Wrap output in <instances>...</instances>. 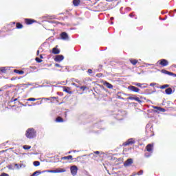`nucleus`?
Instances as JSON below:
<instances>
[{
  "label": "nucleus",
  "instance_id": "55",
  "mask_svg": "<svg viewBox=\"0 0 176 176\" xmlns=\"http://www.w3.org/2000/svg\"><path fill=\"white\" fill-rule=\"evenodd\" d=\"M68 153L70 154V153H71V151H69Z\"/></svg>",
  "mask_w": 176,
  "mask_h": 176
},
{
  "label": "nucleus",
  "instance_id": "47",
  "mask_svg": "<svg viewBox=\"0 0 176 176\" xmlns=\"http://www.w3.org/2000/svg\"><path fill=\"white\" fill-rule=\"evenodd\" d=\"M17 100H18L17 98L14 99V100H13L14 102H16V101H17Z\"/></svg>",
  "mask_w": 176,
  "mask_h": 176
},
{
  "label": "nucleus",
  "instance_id": "21",
  "mask_svg": "<svg viewBox=\"0 0 176 176\" xmlns=\"http://www.w3.org/2000/svg\"><path fill=\"white\" fill-rule=\"evenodd\" d=\"M74 6H78L80 5V0H73Z\"/></svg>",
  "mask_w": 176,
  "mask_h": 176
},
{
  "label": "nucleus",
  "instance_id": "29",
  "mask_svg": "<svg viewBox=\"0 0 176 176\" xmlns=\"http://www.w3.org/2000/svg\"><path fill=\"white\" fill-rule=\"evenodd\" d=\"M166 87H170V85H167V84L166 85H164L160 87V89H166Z\"/></svg>",
  "mask_w": 176,
  "mask_h": 176
},
{
  "label": "nucleus",
  "instance_id": "15",
  "mask_svg": "<svg viewBox=\"0 0 176 176\" xmlns=\"http://www.w3.org/2000/svg\"><path fill=\"white\" fill-rule=\"evenodd\" d=\"M55 61L60 63V61H63L64 60V56L63 55H58L54 58Z\"/></svg>",
  "mask_w": 176,
  "mask_h": 176
},
{
  "label": "nucleus",
  "instance_id": "50",
  "mask_svg": "<svg viewBox=\"0 0 176 176\" xmlns=\"http://www.w3.org/2000/svg\"><path fill=\"white\" fill-rule=\"evenodd\" d=\"M99 67H100V68H102V65H100Z\"/></svg>",
  "mask_w": 176,
  "mask_h": 176
},
{
  "label": "nucleus",
  "instance_id": "42",
  "mask_svg": "<svg viewBox=\"0 0 176 176\" xmlns=\"http://www.w3.org/2000/svg\"><path fill=\"white\" fill-rule=\"evenodd\" d=\"M14 166H15V167H16V168H20V166H19V164H15Z\"/></svg>",
  "mask_w": 176,
  "mask_h": 176
},
{
  "label": "nucleus",
  "instance_id": "33",
  "mask_svg": "<svg viewBox=\"0 0 176 176\" xmlns=\"http://www.w3.org/2000/svg\"><path fill=\"white\" fill-rule=\"evenodd\" d=\"M38 174H41V171L37 170V171L34 172V173L32 175H30V176H36V175H38Z\"/></svg>",
  "mask_w": 176,
  "mask_h": 176
},
{
  "label": "nucleus",
  "instance_id": "28",
  "mask_svg": "<svg viewBox=\"0 0 176 176\" xmlns=\"http://www.w3.org/2000/svg\"><path fill=\"white\" fill-rule=\"evenodd\" d=\"M36 100H41L40 98H30L28 99H27V101H36Z\"/></svg>",
  "mask_w": 176,
  "mask_h": 176
},
{
  "label": "nucleus",
  "instance_id": "37",
  "mask_svg": "<svg viewBox=\"0 0 176 176\" xmlns=\"http://www.w3.org/2000/svg\"><path fill=\"white\" fill-rule=\"evenodd\" d=\"M142 174H144V171L143 170H140L138 173V175H142Z\"/></svg>",
  "mask_w": 176,
  "mask_h": 176
},
{
  "label": "nucleus",
  "instance_id": "12",
  "mask_svg": "<svg viewBox=\"0 0 176 176\" xmlns=\"http://www.w3.org/2000/svg\"><path fill=\"white\" fill-rule=\"evenodd\" d=\"M25 23L27 24V25H31V24L36 23V21L35 19H25Z\"/></svg>",
  "mask_w": 176,
  "mask_h": 176
},
{
  "label": "nucleus",
  "instance_id": "48",
  "mask_svg": "<svg viewBox=\"0 0 176 176\" xmlns=\"http://www.w3.org/2000/svg\"><path fill=\"white\" fill-rule=\"evenodd\" d=\"M129 16H130L131 17H133V14H129Z\"/></svg>",
  "mask_w": 176,
  "mask_h": 176
},
{
  "label": "nucleus",
  "instance_id": "30",
  "mask_svg": "<svg viewBox=\"0 0 176 176\" xmlns=\"http://www.w3.org/2000/svg\"><path fill=\"white\" fill-rule=\"evenodd\" d=\"M78 88L80 89V90H82V91H85V90H87V86H82L79 87Z\"/></svg>",
  "mask_w": 176,
  "mask_h": 176
},
{
  "label": "nucleus",
  "instance_id": "19",
  "mask_svg": "<svg viewBox=\"0 0 176 176\" xmlns=\"http://www.w3.org/2000/svg\"><path fill=\"white\" fill-rule=\"evenodd\" d=\"M55 122H56V123H63L64 122V119H63V118L58 116L56 118Z\"/></svg>",
  "mask_w": 176,
  "mask_h": 176
},
{
  "label": "nucleus",
  "instance_id": "14",
  "mask_svg": "<svg viewBox=\"0 0 176 176\" xmlns=\"http://www.w3.org/2000/svg\"><path fill=\"white\" fill-rule=\"evenodd\" d=\"M133 164V159L129 158L124 163V167H129V166H131Z\"/></svg>",
  "mask_w": 176,
  "mask_h": 176
},
{
  "label": "nucleus",
  "instance_id": "53",
  "mask_svg": "<svg viewBox=\"0 0 176 176\" xmlns=\"http://www.w3.org/2000/svg\"><path fill=\"white\" fill-rule=\"evenodd\" d=\"M77 159H80V157H77Z\"/></svg>",
  "mask_w": 176,
  "mask_h": 176
},
{
  "label": "nucleus",
  "instance_id": "9",
  "mask_svg": "<svg viewBox=\"0 0 176 176\" xmlns=\"http://www.w3.org/2000/svg\"><path fill=\"white\" fill-rule=\"evenodd\" d=\"M162 74H164L165 75H169L170 76H174L175 78H176V74L171 72H168L166 69H162L161 70Z\"/></svg>",
  "mask_w": 176,
  "mask_h": 176
},
{
  "label": "nucleus",
  "instance_id": "43",
  "mask_svg": "<svg viewBox=\"0 0 176 176\" xmlns=\"http://www.w3.org/2000/svg\"><path fill=\"white\" fill-rule=\"evenodd\" d=\"M16 79H17V78L12 77V78H11V80H16Z\"/></svg>",
  "mask_w": 176,
  "mask_h": 176
},
{
  "label": "nucleus",
  "instance_id": "32",
  "mask_svg": "<svg viewBox=\"0 0 176 176\" xmlns=\"http://www.w3.org/2000/svg\"><path fill=\"white\" fill-rule=\"evenodd\" d=\"M23 149L28 151V149H31V146L25 145L23 146Z\"/></svg>",
  "mask_w": 176,
  "mask_h": 176
},
{
  "label": "nucleus",
  "instance_id": "22",
  "mask_svg": "<svg viewBox=\"0 0 176 176\" xmlns=\"http://www.w3.org/2000/svg\"><path fill=\"white\" fill-rule=\"evenodd\" d=\"M129 61L133 65H136L138 63V60L137 59H130Z\"/></svg>",
  "mask_w": 176,
  "mask_h": 176
},
{
  "label": "nucleus",
  "instance_id": "46",
  "mask_svg": "<svg viewBox=\"0 0 176 176\" xmlns=\"http://www.w3.org/2000/svg\"><path fill=\"white\" fill-rule=\"evenodd\" d=\"M40 58H43V56H42V54L40 55Z\"/></svg>",
  "mask_w": 176,
  "mask_h": 176
},
{
  "label": "nucleus",
  "instance_id": "36",
  "mask_svg": "<svg viewBox=\"0 0 176 176\" xmlns=\"http://www.w3.org/2000/svg\"><path fill=\"white\" fill-rule=\"evenodd\" d=\"M0 176H9V174L3 173L0 175Z\"/></svg>",
  "mask_w": 176,
  "mask_h": 176
},
{
  "label": "nucleus",
  "instance_id": "38",
  "mask_svg": "<svg viewBox=\"0 0 176 176\" xmlns=\"http://www.w3.org/2000/svg\"><path fill=\"white\" fill-rule=\"evenodd\" d=\"M72 86H75V87L79 88V86L76 85V83L73 82L72 83Z\"/></svg>",
  "mask_w": 176,
  "mask_h": 176
},
{
  "label": "nucleus",
  "instance_id": "18",
  "mask_svg": "<svg viewBox=\"0 0 176 176\" xmlns=\"http://www.w3.org/2000/svg\"><path fill=\"white\" fill-rule=\"evenodd\" d=\"M52 53L53 54H60V50L57 47H54L52 49Z\"/></svg>",
  "mask_w": 176,
  "mask_h": 176
},
{
  "label": "nucleus",
  "instance_id": "41",
  "mask_svg": "<svg viewBox=\"0 0 176 176\" xmlns=\"http://www.w3.org/2000/svg\"><path fill=\"white\" fill-rule=\"evenodd\" d=\"M117 98H119L120 100H123V98H122V96H118Z\"/></svg>",
  "mask_w": 176,
  "mask_h": 176
},
{
  "label": "nucleus",
  "instance_id": "52",
  "mask_svg": "<svg viewBox=\"0 0 176 176\" xmlns=\"http://www.w3.org/2000/svg\"><path fill=\"white\" fill-rule=\"evenodd\" d=\"M37 54H39V50L37 51Z\"/></svg>",
  "mask_w": 176,
  "mask_h": 176
},
{
  "label": "nucleus",
  "instance_id": "11",
  "mask_svg": "<svg viewBox=\"0 0 176 176\" xmlns=\"http://www.w3.org/2000/svg\"><path fill=\"white\" fill-rule=\"evenodd\" d=\"M60 38L63 39V41H68L69 37L68 36V34H67V32H63L60 34Z\"/></svg>",
  "mask_w": 176,
  "mask_h": 176
},
{
  "label": "nucleus",
  "instance_id": "17",
  "mask_svg": "<svg viewBox=\"0 0 176 176\" xmlns=\"http://www.w3.org/2000/svg\"><path fill=\"white\" fill-rule=\"evenodd\" d=\"M104 85L106 86V87H107V89H113V85H112V84H111L108 82H104Z\"/></svg>",
  "mask_w": 176,
  "mask_h": 176
},
{
  "label": "nucleus",
  "instance_id": "44",
  "mask_svg": "<svg viewBox=\"0 0 176 176\" xmlns=\"http://www.w3.org/2000/svg\"><path fill=\"white\" fill-rule=\"evenodd\" d=\"M156 84L155 83H151L150 86H155Z\"/></svg>",
  "mask_w": 176,
  "mask_h": 176
},
{
  "label": "nucleus",
  "instance_id": "51",
  "mask_svg": "<svg viewBox=\"0 0 176 176\" xmlns=\"http://www.w3.org/2000/svg\"><path fill=\"white\" fill-rule=\"evenodd\" d=\"M12 24L14 25V24H16V22H12Z\"/></svg>",
  "mask_w": 176,
  "mask_h": 176
},
{
  "label": "nucleus",
  "instance_id": "8",
  "mask_svg": "<svg viewBox=\"0 0 176 176\" xmlns=\"http://www.w3.org/2000/svg\"><path fill=\"white\" fill-rule=\"evenodd\" d=\"M129 90H131V91H133L134 93H140V88L131 85L128 87Z\"/></svg>",
  "mask_w": 176,
  "mask_h": 176
},
{
  "label": "nucleus",
  "instance_id": "40",
  "mask_svg": "<svg viewBox=\"0 0 176 176\" xmlns=\"http://www.w3.org/2000/svg\"><path fill=\"white\" fill-rule=\"evenodd\" d=\"M55 67H56V68H60V67H61V66L60 65V64L56 63Z\"/></svg>",
  "mask_w": 176,
  "mask_h": 176
},
{
  "label": "nucleus",
  "instance_id": "10",
  "mask_svg": "<svg viewBox=\"0 0 176 176\" xmlns=\"http://www.w3.org/2000/svg\"><path fill=\"white\" fill-rule=\"evenodd\" d=\"M70 171L72 173V175H75L78 173V166H72L70 168Z\"/></svg>",
  "mask_w": 176,
  "mask_h": 176
},
{
  "label": "nucleus",
  "instance_id": "13",
  "mask_svg": "<svg viewBox=\"0 0 176 176\" xmlns=\"http://www.w3.org/2000/svg\"><path fill=\"white\" fill-rule=\"evenodd\" d=\"M128 100H135V101H137L138 102H139V104H141V102H142V101L140 100V98H138L134 95L129 96L128 98Z\"/></svg>",
  "mask_w": 176,
  "mask_h": 176
},
{
  "label": "nucleus",
  "instance_id": "27",
  "mask_svg": "<svg viewBox=\"0 0 176 176\" xmlns=\"http://www.w3.org/2000/svg\"><path fill=\"white\" fill-rule=\"evenodd\" d=\"M33 164L35 167H38V166H41V162L39 161H34Z\"/></svg>",
  "mask_w": 176,
  "mask_h": 176
},
{
  "label": "nucleus",
  "instance_id": "4",
  "mask_svg": "<svg viewBox=\"0 0 176 176\" xmlns=\"http://www.w3.org/2000/svg\"><path fill=\"white\" fill-rule=\"evenodd\" d=\"M153 109H155V112H156L157 113H162L166 112V109H164L163 107L153 106Z\"/></svg>",
  "mask_w": 176,
  "mask_h": 176
},
{
  "label": "nucleus",
  "instance_id": "25",
  "mask_svg": "<svg viewBox=\"0 0 176 176\" xmlns=\"http://www.w3.org/2000/svg\"><path fill=\"white\" fill-rule=\"evenodd\" d=\"M91 155H93L94 157H97L96 155H100V151H94V153H91L89 156H91Z\"/></svg>",
  "mask_w": 176,
  "mask_h": 176
},
{
  "label": "nucleus",
  "instance_id": "3",
  "mask_svg": "<svg viewBox=\"0 0 176 176\" xmlns=\"http://www.w3.org/2000/svg\"><path fill=\"white\" fill-rule=\"evenodd\" d=\"M134 144H135V140H134L133 138H131L124 142L122 144V146H129L130 145H134Z\"/></svg>",
  "mask_w": 176,
  "mask_h": 176
},
{
  "label": "nucleus",
  "instance_id": "39",
  "mask_svg": "<svg viewBox=\"0 0 176 176\" xmlns=\"http://www.w3.org/2000/svg\"><path fill=\"white\" fill-rule=\"evenodd\" d=\"M87 72L88 74H93V70L91 69H89Z\"/></svg>",
  "mask_w": 176,
  "mask_h": 176
},
{
  "label": "nucleus",
  "instance_id": "7",
  "mask_svg": "<svg viewBox=\"0 0 176 176\" xmlns=\"http://www.w3.org/2000/svg\"><path fill=\"white\" fill-rule=\"evenodd\" d=\"M9 71H10V68L9 67H0V75H4V74H8Z\"/></svg>",
  "mask_w": 176,
  "mask_h": 176
},
{
  "label": "nucleus",
  "instance_id": "2",
  "mask_svg": "<svg viewBox=\"0 0 176 176\" xmlns=\"http://www.w3.org/2000/svg\"><path fill=\"white\" fill-rule=\"evenodd\" d=\"M145 149L148 153H145V157H151L153 153V144H148L146 146Z\"/></svg>",
  "mask_w": 176,
  "mask_h": 176
},
{
  "label": "nucleus",
  "instance_id": "6",
  "mask_svg": "<svg viewBox=\"0 0 176 176\" xmlns=\"http://www.w3.org/2000/svg\"><path fill=\"white\" fill-rule=\"evenodd\" d=\"M157 64H159V65H162V67H167V65H168V60L166 59H161L157 61Z\"/></svg>",
  "mask_w": 176,
  "mask_h": 176
},
{
  "label": "nucleus",
  "instance_id": "1",
  "mask_svg": "<svg viewBox=\"0 0 176 176\" xmlns=\"http://www.w3.org/2000/svg\"><path fill=\"white\" fill-rule=\"evenodd\" d=\"M25 137L29 140H32L36 137V131L34 128H29L25 131Z\"/></svg>",
  "mask_w": 176,
  "mask_h": 176
},
{
  "label": "nucleus",
  "instance_id": "35",
  "mask_svg": "<svg viewBox=\"0 0 176 176\" xmlns=\"http://www.w3.org/2000/svg\"><path fill=\"white\" fill-rule=\"evenodd\" d=\"M35 60L36 61V63H42V59H41V58H38V57H36V58H35Z\"/></svg>",
  "mask_w": 176,
  "mask_h": 176
},
{
  "label": "nucleus",
  "instance_id": "20",
  "mask_svg": "<svg viewBox=\"0 0 176 176\" xmlns=\"http://www.w3.org/2000/svg\"><path fill=\"white\" fill-rule=\"evenodd\" d=\"M23 27L24 26L21 23L18 22V23H16V30H21V28H23Z\"/></svg>",
  "mask_w": 176,
  "mask_h": 176
},
{
  "label": "nucleus",
  "instance_id": "24",
  "mask_svg": "<svg viewBox=\"0 0 176 176\" xmlns=\"http://www.w3.org/2000/svg\"><path fill=\"white\" fill-rule=\"evenodd\" d=\"M165 93L166 94H168V95H170L173 93V89L171 88H167L166 90H165Z\"/></svg>",
  "mask_w": 176,
  "mask_h": 176
},
{
  "label": "nucleus",
  "instance_id": "26",
  "mask_svg": "<svg viewBox=\"0 0 176 176\" xmlns=\"http://www.w3.org/2000/svg\"><path fill=\"white\" fill-rule=\"evenodd\" d=\"M69 90H71V89L68 87H63V91H65V93H69Z\"/></svg>",
  "mask_w": 176,
  "mask_h": 176
},
{
  "label": "nucleus",
  "instance_id": "31",
  "mask_svg": "<svg viewBox=\"0 0 176 176\" xmlns=\"http://www.w3.org/2000/svg\"><path fill=\"white\" fill-rule=\"evenodd\" d=\"M50 98H53L54 100H57L58 98V97H51L50 98H43V100H46L47 101H49V100H50Z\"/></svg>",
  "mask_w": 176,
  "mask_h": 176
},
{
  "label": "nucleus",
  "instance_id": "56",
  "mask_svg": "<svg viewBox=\"0 0 176 176\" xmlns=\"http://www.w3.org/2000/svg\"><path fill=\"white\" fill-rule=\"evenodd\" d=\"M175 11L176 12V10H175Z\"/></svg>",
  "mask_w": 176,
  "mask_h": 176
},
{
  "label": "nucleus",
  "instance_id": "45",
  "mask_svg": "<svg viewBox=\"0 0 176 176\" xmlns=\"http://www.w3.org/2000/svg\"><path fill=\"white\" fill-rule=\"evenodd\" d=\"M14 100V98H12L11 99V102H14V100Z\"/></svg>",
  "mask_w": 176,
  "mask_h": 176
},
{
  "label": "nucleus",
  "instance_id": "49",
  "mask_svg": "<svg viewBox=\"0 0 176 176\" xmlns=\"http://www.w3.org/2000/svg\"><path fill=\"white\" fill-rule=\"evenodd\" d=\"M56 24H60V22H55Z\"/></svg>",
  "mask_w": 176,
  "mask_h": 176
},
{
  "label": "nucleus",
  "instance_id": "23",
  "mask_svg": "<svg viewBox=\"0 0 176 176\" xmlns=\"http://www.w3.org/2000/svg\"><path fill=\"white\" fill-rule=\"evenodd\" d=\"M14 72L15 74H18L19 75H23V74H24V71H23V70L14 69Z\"/></svg>",
  "mask_w": 176,
  "mask_h": 176
},
{
  "label": "nucleus",
  "instance_id": "16",
  "mask_svg": "<svg viewBox=\"0 0 176 176\" xmlns=\"http://www.w3.org/2000/svg\"><path fill=\"white\" fill-rule=\"evenodd\" d=\"M61 160H74L72 155H68L61 157Z\"/></svg>",
  "mask_w": 176,
  "mask_h": 176
},
{
  "label": "nucleus",
  "instance_id": "5",
  "mask_svg": "<svg viewBox=\"0 0 176 176\" xmlns=\"http://www.w3.org/2000/svg\"><path fill=\"white\" fill-rule=\"evenodd\" d=\"M67 170L65 168H57L56 170H48L46 173H65Z\"/></svg>",
  "mask_w": 176,
  "mask_h": 176
},
{
  "label": "nucleus",
  "instance_id": "54",
  "mask_svg": "<svg viewBox=\"0 0 176 176\" xmlns=\"http://www.w3.org/2000/svg\"><path fill=\"white\" fill-rule=\"evenodd\" d=\"M37 104L39 105V102H37Z\"/></svg>",
  "mask_w": 176,
  "mask_h": 176
},
{
  "label": "nucleus",
  "instance_id": "34",
  "mask_svg": "<svg viewBox=\"0 0 176 176\" xmlns=\"http://www.w3.org/2000/svg\"><path fill=\"white\" fill-rule=\"evenodd\" d=\"M135 86H138V87H142V84L140 82H135L134 83Z\"/></svg>",
  "mask_w": 176,
  "mask_h": 176
}]
</instances>
